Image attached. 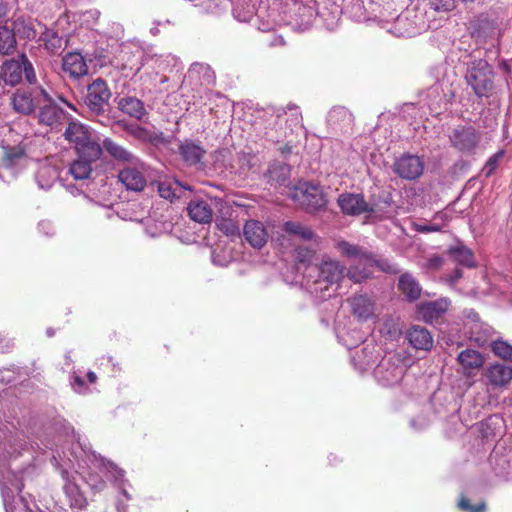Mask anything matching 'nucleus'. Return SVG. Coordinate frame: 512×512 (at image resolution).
Returning <instances> with one entry per match:
<instances>
[{"label": "nucleus", "mask_w": 512, "mask_h": 512, "mask_svg": "<svg viewBox=\"0 0 512 512\" xmlns=\"http://www.w3.org/2000/svg\"><path fill=\"white\" fill-rule=\"evenodd\" d=\"M64 139L73 145L76 152L82 155H94L97 150H102L101 144L92 136L90 129L81 122L68 120V125L63 133Z\"/></svg>", "instance_id": "f257e3e1"}, {"label": "nucleus", "mask_w": 512, "mask_h": 512, "mask_svg": "<svg viewBox=\"0 0 512 512\" xmlns=\"http://www.w3.org/2000/svg\"><path fill=\"white\" fill-rule=\"evenodd\" d=\"M23 75L30 84L35 83L37 80L34 67L25 54H20L17 58L6 60L1 66L0 76L7 85L15 86L19 84L23 79Z\"/></svg>", "instance_id": "f03ea898"}, {"label": "nucleus", "mask_w": 512, "mask_h": 512, "mask_svg": "<svg viewBox=\"0 0 512 512\" xmlns=\"http://www.w3.org/2000/svg\"><path fill=\"white\" fill-rule=\"evenodd\" d=\"M494 73L484 59L471 63L466 74V81L478 97H488L493 90Z\"/></svg>", "instance_id": "7ed1b4c3"}, {"label": "nucleus", "mask_w": 512, "mask_h": 512, "mask_svg": "<svg viewBox=\"0 0 512 512\" xmlns=\"http://www.w3.org/2000/svg\"><path fill=\"white\" fill-rule=\"evenodd\" d=\"M450 146L456 151L472 155L482 141V133L472 125H457L448 135Z\"/></svg>", "instance_id": "20e7f679"}, {"label": "nucleus", "mask_w": 512, "mask_h": 512, "mask_svg": "<svg viewBox=\"0 0 512 512\" xmlns=\"http://www.w3.org/2000/svg\"><path fill=\"white\" fill-rule=\"evenodd\" d=\"M47 97L48 93L41 87L20 88L13 93L11 105L15 112L27 116L34 113Z\"/></svg>", "instance_id": "39448f33"}, {"label": "nucleus", "mask_w": 512, "mask_h": 512, "mask_svg": "<svg viewBox=\"0 0 512 512\" xmlns=\"http://www.w3.org/2000/svg\"><path fill=\"white\" fill-rule=\"evenodd\" d=\"M37 118L39 125L47 126L51 130H60L70 120L71 115L60 107L48 94V97L39 106Z\"/></svg>", "instance_id": "423d86ee"}, {"label": "nucleus", "mask_w": 512, "mask_h": 512, "mask_svg": "<svg viewBox=\"0 0 512 512\" xmlns=\"http://www.w3.org/2000/svg\"><path fill=\"white\" fill-rule=\"evenodd\" d=\"M111 95L107 82L102 78H97L87 87L85 104L96 115L103 114L104 107L108 105Z\"/></svg>", "instance_id": "0eeeda50"}, {"label": "nucleus", "mask_w": 512, "mask_h": 512, "mask_svg": "<svg viewBox=\"0 0 512 512\" xmlns=\"http://www.w3.org/2000/svg\"><path fill=\"white\" fill-rule=\"evenodd\" d=\"M393 170L402 179L415 180L422 175L424 163L420 157L407 154L395 161Z\"/></svg>", "instance_id": "6e6552de"}, {"label": "nucleus", "mask_w": 512, "mask_h": 512, "mask_svg": "<svg viewBox=\"0 0 512 512\" xmlns=\"http://www.w3.org/2000/svg\"><path fill=\"white\" fill-rule=\"evenodd\" d=\"M76 158L69 165V174L75 180H86L90 178L93 167L92 165L101 159L102 150H96L94 155H82L81 152H76Z\"/></svg>", "instance_id": "1a4fd4ad"}, {"label": "nucleus", "mask_w": 512, "mask_h": 512, "mask_svg": "<svg viewBox=\"0 0 512 512\" xmlns=\"http://www.w3.org/2000/svg\"><path fill=\"white\" fill-rule=\"evenodd\" d=\"M451 305L450 300L440 298L435 301H428L422 303L418 307V312L421 318L429 324H441L444 321L445 314Z\"/></svg>", "instance_id": "9d476101"}, {"label": "nucleus", "mask_w": 512, "mask_h": 512, "mask_svg": "<svg viewBox=\"0 0 512 512\" xmlns=\"http://www.w3.org/2000/svg\"><path fill=\"white\" fill-rule=\"evenodd\" d=\"M341 211L350 216H359L363 213H372L374 208L365 200L362 194L343 193L338 197Z\"/></svg>", "instance_id": "9b49d317"}, {"label": "nucleus", "mask_w": 512, "mask_h": 512, "mask_svg": "<svg viewBox=\"0 0 512 512\" xmlns=\"http://www.w3.org/2000/svg\"><path fill=\"white\" fill-rule=\"evenodd\" d=\"M376 257L366 251L358 258L356 264L349 267L347 276L355 283L368 279L375 267Z\"/></svg>", "instance_id": "f8f14e48"}, {"label": "nucleus", "mask_w": 512, "mask_h": 512, "mask_svg": "<svg viewBox=\"0 0 512 512\" xmlns=\"http://www.w3.org/2000/svg\"><path fill=\"white\" fill-rule=\"evenodd\" d=\"M245 240L256 249H261L268 240V232L264 224L258 220H248L243 227Z\"/></svg>", "instance_id": "ddd939ff"}, {"label": "nucleus", "mask_w": 512, "mask_h": 512, "mask_svg": "<svg viewBox=\"0 0 512 512\" xmlns=\"http://www.w3.org/2000/svg\"><path fill=\"white\" fill-rule=\"evenodd\" d=\"M62 70L70 77L78 79L87 75L89 68L80 53L69 52L62 59Z\"/></svg>", "instance_id": "4468645a"}, {"label": "nucleus", "mask_w": 512, "mask_h": 512, "mask_svg": "<svg viewBox=\"0 0 512 512\" xmlns=\"http://www.w3.org/2000/svg\"><path fill=\"white\" fill-rule=\"evenodd\" d=\"M484 377L492 387H504L512 380V368L505 364L496 363L486 368Z\"/></svg>", "instance_id": "2eb2a0df"}, {"label": "nucleus", "mask_w": 512, "mask_h": 512, "mask_svg": "<svg viewBox=\"0 0 512 512\" xmlns=\"http://www.w3.org/2000/svg\"><path fill=\"white\" fill-rule=\"evenodd\" d=\"M352 314L359 321H367L375 316V304L366 295H356L348 299Z\"/></svg>", "instance_id": "dca6fc26"}, {"label": "nucleus", "mask_w": 512, "mask_h": 512, "mask_svg": "<svg viewBox=\"0 0 512 512\" xmlns=\"http://www.w3.org/2000/svg\"><path fill=\"white\" fill-rule=\"evenodd\" d=\"M101 146L102 152L105 150L117 162L134 164L137 161V157L131 151L112 138H104Z\"/></svg>", "instance_id": "f3484780"}, {"label": "nucleus", "mask_w": 512, "mask_h": 512, "mask_svg": "<svg viewBox=\"0 0 512 512\" xmlns=\"http://www.w3.org/2000/svg\"><path fill=\"white\" fill-rule=\"evenodd\" d=\"M187 211L189 217L197 223L206 224L212 221L213 209L205 200H191L188 203Z\"/></svg>", "instance_id": "a211bd4d"}, {"label": "nucleus", "mask_w": 512, "mask_h": 512, "mask_svg": "<svg viewBox=\"0 0 512 512\" xmlns=\"http://www.w3.org/2000/svg\"><path fill=\"white\" fill-rule=\"evenodd\" d=\"M345 271L346 267L338 261L327 260L319 266V277L328 284H336L343 279Z\"/></svg>", "instance_id": "6ab92c4d"}, {"label": "nucleus", "mask_w": 512, "mask_h": 512, "mask_svg": "<svg viewBox=\"0 0 512 512\" xmlns=\"http://www.w3.org/2000/svg\"><path fill=\"white\" fill-rule=\"evenodd\" d=\"M407 339L417 350L428 351L433 346V337L428 329L421 326H413L408 330Z\"/></svg>", "instance_id": "aec40b11"}, {"label": "nucleus", "mask_w": 512, "mask_h": 512, "mask_svg": "<svg viewBox=\"0 0 512 512\" xmlns=\"http://www.w3.org/2000/svg\"><path fill=\"white\" fill-rule=\"evenodd\" d=\"M117 106L122 113L136 120H142L147 114L143 101L133 96L120 98Z\"/></svg>", "instance_id": "412c9836"}, {"label": "nucleus", "mask_w": 512, "mask_h": 512, "mask_svg": "<svg viewBox=\"0 0 512 512\" xmlns=\"http://www.w3.org/2000/svg\"><path fill=\"white\" fill-rule=\"evenodd\" d=\"M398 289L409 301H416L420 298L422 293L421 285L416 278L408 272L403 273L399 277Z\"/></svg>", "instance_id": "4be33fe9"}, {"label": "nucleus", "mask_w": 512, "mask_h": 512, "mask_svg": "<svg viewBox=\"0 0 512 512\" xmlns=\"http://www.w3.org/2000/svg\"><path fill=\"white\" fill-rule=\"evenodd\" d=\"M206 151L192 140H185L179 145V154L183 161L192 166L201 162Z\"/></svg>", "instance_id": "5701e85b"}, {"label": "nucleus", "mask_w": 512, "mask_h": 512, "mask_svg": "<svg viewBox=\"0 0 512 512\" xmlns=\"http://www.w3.org/2000/svg\"><path fill=\"white\" fill-rule=\"evenodd\" d=\"M457 361L463 368L465 374H471L473 370L483 366L485 359L479 351L465 349L458 354Z\"/></svg>", "instance_id": "b1692460"}, {"label": "nucleus", "mask_w": 512, "mask_h": 512, "mask_svg": "<svg viewBox=\"0 0 512 512\" xmlns=\"http://www.w3.org/2000/svg\"><path fill=\"white\" fill-rule=\"evenodd\" d=\"M118 178L129 190L141 191L146 185L145 177L135 168H125L121 170Z\"/></svg>", "instance_id": "393cba45"}, {"label": "nucleus", "mask_w": 512, "mask_h": 512, "mask_svg": "<svg viewBox=\"0 0 512 512\" xmlns=\"http://www.w3.org/2000/svg\"><path fill=\"white\" fill-rule=\"evenodd\" d=\"M116 124L139 141L153 142L156 139L155 133L143 126H140L137 123H130L126 120H119L116 122Z\"/></svg>", "instance_id": "a878e982"}, {"label": "nucleus", "mask_w": 512, "mask_h": 512, "mask_svg": "<svg viewBox=\"0 0 512 512\" xmlns=\"http://www.w3.org/2000/svg\"><path fill=\"white\" fill-rule=\"evenodd\" d=\"M66 496L70 499V506L83 509L87 506V499L75 482L68 481L64 486Z\"/></svg>", "instance_id": "bb28decb"}, {"label": "nucleus", "mask_w": 512, "mask_h": 512, "mask_svg": "<svg viewBox=\"0 0 512 512\" xmlns=\"http://www.w3.org/2000/svg\"><path fill=\"white\" fill-rule=\"evenodd\" d=\"M16 50V38L12 28L6 25L0 26V53L11 55Z\"/></svg>", "instance_id": "cd10ccee"}, {"label": "nucleus", "mask_w": 512, "mask_h": 512, "mask_svg": "<svg viewBox=\"0 0 512 512\" xmlns=\"http://www.w3.org/2000/svg\"><path fill=\"white\" fill-rule=\"evenodd\" d=\"M12 30L14 32V35L26 39V40H33L37 32L32 24V22L25 20L24 18H17L12 23Z\"/></svg>", "instance_id": "c85d7f7f"}, {"label": "nucleus", "mask_w": 512, "mask_h": 512, "mask_svg": "<svg viewBox=\"0 0 512 512\" xmlns=\"http://www.w3.org/2000/svg\"><path fill=\"white\" fill-rule=\"evenodd\" d=\"M283 230L290 235L299 237L302 240H312L315 237L313 230L299 222L287 221L283 225Z\"/></svg>", "instance_id": "c756f323"}, {"label": "nucleus", "mask_w": 512, "mask_h": 512, "mask_svg": "<svg viewBox=\"0 0 512 512\" xmlns=\"http://www.w3.org/2000/svg\"><path fill=\"white\" fill-rule=\"evenodd\" d=\"M40 40L44 43L45 49L51 54H57L63 50V41L58 34L50 29H45Z\"/></svg>", "instance_id": "7c9ffc66"}, {"label": "nucleus", "mask_w": 512, "mask_h": 512, "mask_svg": "<svg viewBox=\"0 0 512 512\" xmlns=\"http://www.w3.org/2000/svg\"><path fill=\"white\" fill-rule=\"evenodd\" d=\"M449 254L453 257V259L467 267L474 266V255L472 251L464 246L451 247L449 249Z\"/></svg>", "instance_id": "2f4dec72"}, {"label": "nucleus", "mask_w": 512, "mask_h": 512, "mask_svg": "<svg viewBox=\"0 0 512 512\" xmlns=\"http://www.w3.org/2000/svg\"><path fill=\"white\" fill-rule=\"evenodd\" d=\"M217 229L228 237L240 236L239 225L230 218H220L216 221Z\"/></svg>", "instance_id": "473e14b6"}, {"label": "nucleus", "mask_w": 512, "mask_h": 512, "mask_svg": "<svg viewBox=\"0 0 512 512\" xmlns=\"http://www.w3.org/2000/svg\"><path fill=\"white\" fill-rule=\"evenodd\" d=\"M493 353L505 360L512 361V345L505 341L497 340L492 344Z\"/></svg>", "instance_id": "72a5a7b5"}, {"label": "nucleus", "mask_w": 512, "mask_h": 512, "mask_svg": "<svg viewBox=\"0 0 512 512\" xmlns=\"http://www.w3.org/2000/svg\"><path fill=\"white\" fill-rule=\"evenodd\" d=\"M315 256V251L308 247L300 246L295 250V260L297 264L309 265Z\"/></svg>", "instance_id": "f704fd0d"}, {"label": "nucleus", "mask_w": 512, "mask_h": 512, "mask_svg": "<svg viewBox=\"0 0 512 512\" xmlns=\"http://www.w3.org/2000/svg\"><path fill=\"white\" fill-rule=\"evenodd\" d=\"M341 253L349 258H354L355 261L365 252L361 247L342 241L338 244Z\"/></svg>", "instance_id": "c9c22d12"}, {"label": "nucleus", "mask_w": 512, "mask_h": 512, "mask_svg": "<svg viewBox=\"0 0 512 512\" xmlns=\"http://www.w3.org/2000/svg\"><path fill=\"white\" fill-rule=\"evenodd\" d=\"M458 507L459 509L465 512H486L485 501H481L480 503L473 505L470 503V500L465 496H462L459 499Z\"/></svg>", "instance_id": "e433bc0d"}, {"label": "nucleus", "mask_w": 512, "mask_h": 512, "mask_svg": "<svg viewBox=\"0 0 512 512\" xmlns=\"http://www.w3.org/2000/svg\"><path fill=\"white\" fill-rule=\"evenodd\" d=\"M503 156H504V151L499 150L498 152L493 154L491 157H489L485 166L483 167V172L486 177H490L495 172V170L498 167L499 161L501 160V158Z\"/></svg>", "instance_id": "4c0bfd02"}, {"label": "nucleus", "mask_w": 512, "mask_h": 512, "mask_svg": "<svg viewBox=\"0 0 512 512\" xmlns=\"http://www.w3.org/2000/svg\"><path fill=\"white\" fill-rule=\"evenodd\" d=\"M429 6L436 12H450L455 9V0H429Z\"/></svg>", "instance_id": "58836bf2"}, {"label": "nucleus", "mask_w": 512, "mask_h": 512, "mask_svg": "<svg viewBox=\"0 0 512 512\" xmlns=\"http://www.w3.org/2000/svg\"><path fill=\"white\" fill-rule=\"evenodd\" d=\"M285 115L289 113L290 121L294 126L302 125V114L298 106L289 104L284 111Z\"/></svg>", "instance_id": "ea45409f"}, {"label": "nucleus", "mask_w": 512, "mask_h": 512, "mask_svg": "<svg viewBox=\"0 0 512 512\" xmlns=\"http://www.w3.org/2000/svg\"><path fill=\"white\" fill-rule=\"evenodd\" d=\"M375 267L389 274H397L400 271L395 265L389 263V261L385 259H376Z\"/></svg>", "instance_id": "a19ab883"}, {"label": "nucleus", "mask_w": 512, "mask_h": 512, "mask_svg": "<svg viewBox=\"0 0 512 512\" xmlns=\"http://www.w3.org/2000/svg\"><path fill=\"white\" fill-rule=\"evenodd\" d=\"M306 197L308 199V205L311 206L312 209H318L325 204L323 196L319 193L308 194Z\"/></svg>", "instance_id": "79ce46f5"}, {"label": "nucleus", "mask_w": 512, "mask_h": 512, "mask_svg": "<svg viewBox=\"0 0 512 512\" xmlns=\"http://www.w3.org/2000/svg\"><path fill=\"white\" fill-rule=\"evenodd\" d=\"M443 263L444 259L441 256L433 255L427 260L425 267L429 270L436 271L442 267Z\"/></svg>", "instance_id": "37998d69"}, {"label": "nucleus", "mask_w": 512, "mask_h": 512, "mask_svg": "<svg viewBox=\"0 0 512 512\" xmlns=\"http://www.w3.org/2000/svg\"><path fill=\"white\" fill-rule=\"evenodd\" d=\"M415 230L420 233H430V232H439L441 231V226L437 224H416Z\"/></svg>", "instance_id": "c03bdc74"}, {"label": "nucleus", "mask_w": 512, "mask_h": 512, "mask_svg": "<svg viewBox=\"0 0 512 512\" xmlns=\"http://www.w3.org/2000/svg\"><path fill=\"white\" fill-rule=\"evenodd\" d=\"M6 155L11 160L21 158L24 155V151L22 149L12 148L6 153Z\"/></svg>", "instance_id": "a18cd8bd"}, {"label": "nucleus", "mask_w": 512, "mask_h": 512, "mask_svg": "<svg viewBox=\"0 0 512 512\" xmlns=\"http://www.w3.org/2000/svg\"><path fill=\"white\" fill-rule=\"evenodd\" d=\"M159 192L161 197L168 199L171 197L172 192L169 187H165L164 184L159 185Z\"/></svg>", "instance_id": "49530a36"}, {"label": "nucleus", "mask_w": 512, "mask_h": 512, "mask_svg": "<svg viewBox=\"0 0 512 512\" xmlns=\"http://www.w3.org/2000/svg\"><path fill=\"white\" fill-rule=\"evenodd\" d=\"M92 489H94L96 492H100L104 490L106 487V482L102 479H98L95 484H91Z\"/></svg>", "instance_id": "de8ad7c7"}, {"label": "nucleus", "mask_w": 512, "mask_h": 512, "mask_svg": "<svg viewBox=\"0 0 512 512\" xmlns=\"http://www.w3.org/2000/svg\"><path fill=\"white\" fill-rule=\"evenodd\" d=\"M8 13L7 5L0 1V18H4Z\"/></svg>", "instance_id": "09e8293b"}, {"label": "nucleus", "mask_w": 512, "mask_h": 512, "mask_svg": "<svg viewBox=\"0 0 512 512\" xmlns=\"http://www.w3.org/2000/svg\"><path fill=\"white\" fill-rule=\"evenodd\" d=\"M87 379H88V381H89L90 383H95V382H96V380H97V376H96V374H95L94 372L89 371V372L87 373Z\"/></svg>", "instance_id": "8fccbe9b"}, {"label": "nucleus", "mask_w": 512, "mask_h": 512, "mask_svg": "<svg viewBox=\"0 0 512 512\" xmlns=\"http://www.w3.org/2000/svg\"><path fill=\"white\" fill-rule=\"evenodd\" d=\"M74 384L79 386V387H83L84 386V380L80 376H75L74 377Z\"/></svg>", "instance_id": "3c124183"}, {"label": "nucleus", "mask_w": 512, "mask_h": 512, "mask_svg": "<svg viewBox=\"0 0 512 512\" xmlns=\"http://www.w3.org/2000/svg\"><path fill=\"white\" fill-rule=\"evenodd\" d=\"M455 274H456V277H457V278H460V277L462 276V272H461V270H456V271H455Z\"/></svg>", "instance_id": "603ef678"}, {"label": "nucleus", "mask_w": 512, "mask_h": 512, "mask_svg": "<svg viewBox=\"0 0 512 512\" xmlns=\"http://www.w3.org/2000/svg\"><path fill=\"white\" fill-rule=\"evenodd\" d=\"M26 512H32L31 510H27Z\"/></svg>", "instance_id": "864d4df0"}]
</instances>
